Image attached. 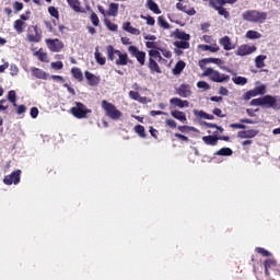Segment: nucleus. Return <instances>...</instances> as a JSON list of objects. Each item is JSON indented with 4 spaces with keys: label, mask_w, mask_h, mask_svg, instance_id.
<instances>
[{
    "label": "nucleus",
    "mask_w": 280,
    "mask_h": 280,
    "mask_svg": "<svg viewBox=\"0 0 280 280\" xmlns=\"http://www.w3.org/2000/svg\"><path fill=\"white\" fill-rule=\"evenodd\" d=\"M242 19L247 23L264 24L268 20V13L259 10H247L242 14Z\"/></svg>",
    "instance_id": "nucleus-1"
},
{
    "label": "nucleus",
    "mask_w": 280,
    "mask_h": 280,
    "mask_svg": "<svg viewBox=\"0 0 280 280\" xmlns=\"http://www.w3.org/2000/svg\"><path fill=\"white\" fill-rule=\"evenodd\" d=\"M202 78H209L211 82L222 83V82H229L231 80V77L229 74H222L220 71L214 70L213 68H206Z\"/></svg>",
    "instance_id": "nucleus-2"
},
{
    "label": "nucleus",
    "mask_w": 280,
    "mask_h": 280,
    "mask_svg": "<svg viewBox=\"0 0 280 280\" xmlns=\"http://www.w3.org/2000/svg\"><path fill=\"white\" fill-rule=\"evenodd\" d=\"M101 106L103 110H105V115L109 117V119H113L114 121H117L118 119H121V112L117 109V106L115 104L109 103L106 100H103L101 103Z\"/></svg>",
    "instance_id": "nucleus-3"
},
{
    "label": "nucleus",
    "mask_w": 280,
    "mask_h": 280,
    "mask_svg": "<svg viewBox=\"0 0 280 280\" xmlns=\"http://www.w3.org/2000/svg\"><path fill=\"white\" fill-rule=\"evenodd\" d=\"M70 113L77 119H86V117H89V115H91L93 110L88 108L86 105H84L83 103L75 102L74 107H71Z\"/></svg>",
    "instance_id": "nucleus-4"
},
{
    "label": "nucleus",
    "mask_w": 280,
    "mask_h": 280,
    "mask_svg": "<svg viewBox=\"0 0 280 280\" xmlns=\"http://www.w3.org/2000/svg\"><path fill=\"white\" fill-rule=\"evenodd\" d=\"M26 38L28 43H40L43 40V31L38 25H31L27 28Z\"/></svg>",
    "instance_id": "nucleus-5"
},
{
    "label": "nucleus",
    "mask_w": 280,
    "mask_h": 280,
    "mask_svg": "<svg viewBox=\"0 0 280 280\" xmlns=\"http://www.w3.org/2000/svg\"><path fill=\"white\" fill-rule=\"evenodd\" d=\"M202 141L206 145H218V141H231V137L229 136H219L218 132H214L212 136H203Z\"/></svg>",
    "instance_id": "nucleus-6"
},
{
    "label": "nucleus",
    "mask_w": 280,
    "mask_h": 280,
    "mask_svg": "<svg viewBox=\"0 0 280 280\" xmlns=\"http://www.w3.org/2000/svg\"><path fill=\"white\" fill-rule=\"evenodd\" d=\"M45 43L49 51H52V54H58L62 49H65V43H62V40H60L59 38H55V39L47 38Z\"/></svg>",
    "instance_id": "nucleus-7"
},
{
    "label": "nucleus",
    "mask_w": 280,
    "mask_h": 280,
    "mask_svg": "<svg viewBox=\"0 0 280 280\" xmlns=\"http://www.w3.org/2000/svg\"><path fill=\"white\" fill-rule=\"evenodd\" d=\"M128 51L132 58L137 59L140 67H143L145 65V51L139 50L137 46H129Z\"/></svg>",
    "instance_id": "nucleus-8"
},
{
    "label": "nucleus",
    "mask_w": 280,
    "mask_h": 280,
    "mask_svg": "<svg viewBox=\"0 0 280 280\" xmlns=\"http://www.w3.org/2000/svg\"><path fill=\"white\" fill-rule=\"evenodd\" d=\"M4 185H19L21 183V170L13 171L3 178Z\"/></svg>",
    "instance_id": "nucleus-9"
},
{
    "label": "nucleus",
    "mask_w": 280,
    "mask_h": 280,
    "mask_svg": "<svg viewBox=\"0 0 280 280\" xmlns=\"http://www.w3.org/2000/svg\"><path fill=\"white\" fill-rule=\"evenodd\" d=\"M255 51H257L256 46H248L244 44L236 49L235 55L244 57V56H250V54H255Z\"/></svg>",
    "instance_id": "nucleus-10"
},
{
    "label": "nucleus",
    "mask_w": 280,
    "mask_h": 280,
    "mask_svg": "<svg viewBox=\"0 0 280 280\" xmlns=\"http://www.w3.org/2000/svg\"><path fill=\"white\" fill-rule=\"evenodd\" d=\"M118 59H116L115 65L118 67H126L127 65H132V59L128 58L127 52H121V50H118Z\"/></svg>",
    "instance_id": "nucleus-11"
},
{
    "label": "nucleus",
    "mask_w": 280,
    "mask_h": 280,
    "mask_svg": "<svg viewBox=\"0 0 280 280\" xmlns=\"http://www.w3.org/2000/svg\"><path fill=\"white\" fill-rule=\"evenodd\" d=\"M176 94L179 95V97H191V85L190 84H180L176 89Z\"/></svg>",
    "instance_id": "nucleus-12"
},
{
    "label": "nucleus",
    "mask_w": 280,
    "mask_h": 280,
    "mask_svg": "<svg viewBox=\"0 0 280 280\" xmlns=\"http://www.w3.org/2000/svg\"><path fill=\"white\" fill-rule=\"evenodd\" d=\"M259 135V130L257 129H248V130H242L237 132L238 139H255Z\"/></svg>",
    "instance_id": "nucleus-13"
},
{
    "label": "nucleus",
    "mask_w": 280,
    "mask_h": 280,
    "mask_svg": "<svg viewBox=\"0 0 280 280\" xmlns=\"http://www.w3.org/2000/svg\"><path fill=\"white\" fill-rule=\"evenodd\" d=\"M240 122L230 124V128H235L237 130H246V125L244 124H257V121L249 118H242L240 119Z\"/></svg>",
    "instance_id": "nucleus-14"
},
{
    "label": "nucleus",
    "mask_w": 280,
    "mask_h": 280,
    "mask_svg": "<svg viewBox=\"0 0 280 280\" xmlns=\"http://www.w3.org/2000/svg\"><path fill=\"white\" fill-rule=\"evenodd\" d=\"M261 100L262 106H266V108H275V106H277V98L272 95H265Z\"/></svg>",
    "instance_id": "nucleus-15"
},
{
    "label": "nucleus",
    "mask_w": 280,
    "mask_h": 280,
    "mask_svg": "<svg viewBox=\"0 0 280 280\" xmlns=\"http://www.w3.org/2000/svg\"><path fill=\"white\" fill-rule=\"evenodd\" d=\"M84 75L90 86H97V84H100V77L91 73L90 71H85Z\"/></svg>",
    "instance_id": "nucleus-16"
},
{
    "label": "nucleus",
    "mask_w": 280,
    "mask_h": 280,
    "mask_svg": "<svg viewBox=\"0 0 280 280\" xmlns=\"http://www.w3.org/2000/svg\"><path fill=\"white\" fill-rule=\"evenodd\" d=\"M220 45L223 47L225 51H231V49H235V45L231 43L230 36H224L219 40Z\"/></svg>",
    "instance_id": "nucleus-17"
},
{
    "label": "nucleus",
    "mask_w": 280,
    "mask_h": 280,
    "mask_svg": "<svg viewBox=\"0 0 280 280\" xmlns=\"http://www.w3.org/2000/svg\"><path fill=\"white\" fill-rule=\"evenodd\" d=\"M170 104H172V106H176L177 108H189V101H183L178 97L171 98Z\"/></svg>",
    "instance_id": "nucleus-18"
},
{
    "label": "nucleus",
    "mask_w": 280,
    "mask_h": 280,
    "mask_svg": "<svg viewBox=\"0 0 280 280\" xmlns=\"http://www.w3.org/2000/svg\"><path fill=\"white\" fill-rule=\"evenodd\" d=\"M171 116L174 119H177V121H180L182 124H187V114H185V112L182 110H172L171 112Z\"/></svg>",
    "instance_id": "nucleus-19"
},
{
    "label": "nucleus",
    "mask_w": 280,
    "mask_h": 280,
    "mask_svg": "<svg viewBox=\"0 0 280 280\" xmlns=\"http://www.w3.org/2000/svg\"><path fill=\"white\" fill-rule=\"evenodd\" d=\"M264 266H265V275H266V277H270V268L277 267V260L272 259V258L266 259L264 261Z\"/></svg>",
    "instance_id": "nucleus-20"
},
{
    "label": "nucleus",
    "mask_w": 280,
    "mask_h": 280,
    "mask_svg": "<svg viewBox=\"0 0 280 280\" xmlns=\"http://www.w3.org/2000/svg\"><path fill=\"white\" fill-rule=\"evenodd\" d=\"M107 51V60H110V62L115 61V56H118L119 50L115 49V46L107 45L106 46Z\"/></svg>",
    "instance_id": "nucleus-21"
},
{
    "label": "nucleus",
    "mask_w": 280,
    "mask_h": 280,
    "mask_svg": "<svg viewBox=\"0 0 280 280\" xmlns=\"http://www.w3.org/2000/svg\"><path fill=\"white\" fill-rule=\"evenodd\" d=\"M148 68L150 69L151 73H162L161 67L155 59L149 58Z\"/></svg>",
    "instance_id": "nucleus-22"
},
{
    "label": "nucleus",
    "mask_w": 280,
    "mask_h": 280,
    "mask_svg": "<svg viewBox=\"0 0 280 280\" xmlns=\"http://www.w3.org/2000/svg\"><path fill=\"white\" fill-rule=\"evenodd\" d=\"M71 75L74 78V80H78V82L84 81V74L82 73V70L78 67L71 68Z\"/></svg>",
    "instance_id": "nucleus-23"
},
{
    "label": "nucleus",
    "mask_w": 280,
    "mask_h": 280,
    "mask_svg": "<svg viewBox=\"0 0 280 280\" xmlns=\"http://www.w3.org/2000/svg\"><path fill=\"white\" fill-rule=\"evenodd\" d=\"M122 30H125V32H128L129 34H132L133 36H139L141 34V31H139V28H135V26H132L130 22L124 23Z\"/></svg>",
    "instance_id": "nucleus-24"
},
{
    "label": "nucleus",
    "mask_w": 280,
    "mask_h": 280,
    "mask_svg": "<svg viewBox=\"0 0 280 280\" xmlns=\"http://www.w3.org/2000/svg\"><path fill=\"white\" fill-rule=\"evenodd\" d=\"M173 36L177 38L178 40H190L191 35L185 33L184 31H180V28H177L174 33Z\"/></svg>",
    "instance_id": "nucleus-25"
},
{
    "label": "nucleus",
    "mask_w": 280,
    "mask_h": 280,
    "mask_svg": "<svg viewBox=\"0 0 280 280\" xmlns=\"http://www.w3.org/2000/svg\"><path fill=\"white\" fill-rule=\"evenodd\" d=\"M34 77L37 78V80H47V72L39 68H32L31 69Z\"/></svg>",
    "instance_id": "nucleus-26"
},
{
    "label": "nucleus",
    "mask_w": 280,
    "mask_h": 280,
    "mask_svg": "<svg viewBox=\"0 0 280 280\" xmlns=\"http://www.w3.org/2000/svg\"><path fill=\"white\" fill-rule=\"evenodd\" d=\"M185 67H187V63H185V61L183 60L177 61V63L173 68V75H180Z\"/></svg>",
    "instance_id": "nucleus-27"
},
{
    "label": "nucleus",
    "mask_w": 280,
    "mask_h": 280,
    "mask_svg": "<svg viewBox=\"0 0 280 280\" xmlns=\"http://www.w3.org/2000/svg\"><path fill=\"white\" fill-rule=\"evenodd\" d=\"M198 48L201 49V51H211V54L220 51V46L218 45L209 46L207 44H201L198 46Z\"/></svg>",
    "instance_id": "nucleus-28"
},
{
    "label": "nucleus",
    "mask_w": 280,
    "mask_h": 280,
    "mask_svg": "<svg viewBox=\"0 0 280 280\" xmlns=\"http://www.w3.org/2000/svg\"><path fill=\"white\" fill-rule=\"evenodd\" d=\"M119 14V4L112 2L107 10V16H117Z\"/></svg>",
    "instance_id": "nucleus-29"
},
{
    "label": "nucleus",
    "mask_w": 280,
    "mask_h": 280,
    "mask_svg": "<svg viewBox=\"0 0 280 280\" xmlns=\"http://www.w3.org/2000/svg\"><path fill=\"white\" fill-rule=\"evenodd\" d=\"M94 58L97 65H101L102 67L106 65V57L102 56V52H100V47L95 48Z\"/></svg>",
    "instance_id": "nucleus-30"
},
{
    "label": "nucleus",
    "mask_w": 280,
    "mask_h": 280,
    "mask_svg": "<svg viewBox=\"0 0 280 280\" xmlns=\"http://www.w3.org/2000/svg\"><path fill=\"white\" fill-rule=\"evenodd\" d=\"M177 10H179L180 12H185L186 14H189V16H194V14H196V10L195 9H187V5H184L183 3L178 2L176 4Z\"/></svg>",
    "instance_id": "nucleus-31"
},
{
    "label": "nucleus",
    "mask_w": 280,
    "mask_h": 280,
    "mask_svg": "<svg viewBox=\"0 0 280 280\" xmlns=\"http://www.w3.org/2000/svg\"><path fill=\"white\" fill-rule=\"evenodd\" d=\"M215 156H232L233 150L231 148H221L214 153Z\"/></svg>",
    "instance_id": "nucleus-32"
},
{
    "label": "nucleus",
    "mask_w": 280,
    "mask_h": 280,
    "mask_svg": "<svg viewBox=\"0 0 280 280\" xmlns=\"http://www.w3.org/2000/svg\"><path fill=\"white\" fill-rule=\"evenodd\" d=\"M147 5L149 10H151V12H153L154 14H161V9L159 8V4L154 2V0H148Z\"/></svg>",
    "instance_id": "nucleus-33"
},
{
    "label": "nucleus",
    "mask_w": 280,
    "mask_h": 280,
    "mask_svg": "<svg viewBox=\"0 0 280 280\" xmlns=\"http://www.w3.org/2000/svg\"><path fill=\"white\" fill-rule=\"evenodd\" d=\"M34 56H36L40 62H49L47 52L43 51V49L35 51Z\"/></svg>",
    "instance_id": "nucleus-34"
},
{
    "label": "nucleus",
    "mask_w": 280,
    "mask_h": 280,
    "mask_svg": "<svg viewBox=\"0 0 280 280\" xmlns=\"http://www.w3.org/2000/svg\"><path fill=\"white\" fill-rule=\"evenodd\" d=\"M210 62H213L214 65H218L220 62V59L218 58H206V59H201L199 61V67L200 69H205V65H209Z\"/></svg>",
    "instance_id": "nucleus-35"
},
{
    "label": "nucleus",
    "mask_w": 280,
    "mask_h": 280,
    "mask_svg": "<svg viewBox=\"0 0 280 280\" xmlns=\"http://www.w3.org/2000/svg\"><path fill=\"white\" fill-rule=\"evenodd\" d=\"M245 36H246V38H248L249 40H257V39L261 38L260 33L257 32V31H253V30L247 31Z\"/></svg>",
    "instance_id": "nucleus-36"
},
{
    "label": "nucleus",
    "mask_w": 280,
    "mask_h": 280,
    "mask_svg": "<svg viewBox=\"0 0 280 280\" xmlns=\"http://www.w3.org/2000/svg\"><path fill=\"white\" fill-rule=\"evenodd\" d=\"M135 132L139 135L141 139H145V137H148V133H145V127H143V125H136Z\"/></svg>",
    "instance_id": "nucleus-37"
},
{
    "label": "nucleus",
    "mask_w": 280,
    "mask_h": 280,
    "mask_svg": "<svg viewBox=\"0 0 280 280\" xmlns=\"http://www.w3.org/2000/svg\"><path fill=\"white\" fill-rule=\"evenodd\" d=\"M174 47L177 49H189L190 45L188 40L174 42Z\"/></svg>",
    "instance_id": "nucleus-38"
},
{
    "label": "nucleus",
    "mask_w": 280,
    "mask_h": 280,
    "mask_svg": "<svg viewBox=\"0 0 280 280\" xmlns=\"http://www.w3.org/2000/svg\"><path fill=\"white\" fill-rule=\"evenodd\" d=\"M232 82L238 86H244V84H248V79L246 77H235L232 79Z\"/></svg>",
    "instance_id": "nucleus-39"
},
{
    "label": "nucleus",
    "mask_w": 280,
    "mask_h": 280,
    "mask_svg": "<svg viewBox=\"0 0 280 280\" xmlns=\"http://www.w3.org/2000/svg\"><path fill=\"white\" fill-rule=\"evenodd\" d=\"M67 1H68V4L70 5V8H72V10H74V12H82L80 2L78 0H67Z\"/></svg>",
    "instance_id": "nucleus-40"
},
{
    "label": "nucleus",
    "mask_w": 280,
    "mask_h": 280,
    "mask_svg": "<svg viewBox=\"0 0 280 280\" xmlns=\"http://www.w3.org/2000/svg\"><path fill=\"white\" fill-rule=\"evenodd\" d=\"M265 60H266V56L264 55H259L256 57L255 62H256L257 69H264V67H266V65L264 63Z\"/></svg>",
    "instance_id": "nucleus-41"
},
{
    "label": "nucleus",
    "mask_w": 280,
    "mask_h": 280,
    "mask_svg": "<svg viewBox=\"0 0 280 280\" xmlns=\"http://www.w3.org/2000/svg\"><path fill=\"white\" fill-rule=\"evenodd\" d=\"M158 25H160V27H163V30H170L172 27L170 23L165 21V18H163V15H160L158 18Z\"/></svg>",
    "instance_id": "nucleus-42"
},
{
    "label": "nucleus",
    "mask_w": 280,
    "mask_h": 280,
    "mask_svg": "<svg viewBox=\"0 0 280 280\" xmlns=\"http://www.w3.org/2000/svg\"><path fill=\"white\" fill-rule=\"evenodd\" d=\"M24 26H25V22H23V20H16L14 22V30L18 32V34H23Z\"/></svg>",
    "instance_id": "nucleus-43"
},
{
    "label": "nucleus",
    "mask_w": 280,
    "mask_h": 280,
    "mask_svg": "<svg viewBox=\"0 0 280 280\" xmlns=\"http://www.w3.org/2000/svg\"><path fill=\"white\" fill-rule=\"evenodd\" d=\"M104 23H105L106 27H107L110 32H117V30H118L117 24L110 22V20H108V19H105V20H104Z\"/></svg>",
    "instance_id": "nucleus-44"
},
{
    "label": "nucleus",
    "mask_w": 280,
    "mask_h": 280,
    "mask_svg": "<svg viewBox=\"0 0 280 280\" xmlns=\"http://www.w3.org/2000/svg\"><path fill=\"white\" fill-rule=\"evenodd\" d=\"M8 100L11 102L13 106H16V91L14 90L9 91Z\"/></svg>",
    "instance_id": "nucleus-45"
},
{
    "label": "nucleus",
    "mask_w": 280,
    "mask_h": 280,
    "mask_svg": "<svg viewBox=\"0 0 280 280\" xmlns=\"http://www.w3.org/2000/svg\"><path fill=\"white\" fill-rule=\"evenodd\" d=\"M48 13L50 14V16H54V19H57V21L60 19V12H58V9H56V7H49Z\"/></svg>",
    "instance_id": "nucleus-46"
},
{
    "label": "nucleus",
    "mask_w": 280,
    "mask_h": 280,
    "mask_svg": "<svg viewBox=\"0 0 280 280\" xmlns=\"http://www.w3.org/2000/svg\"><path fill=\"white\" fill-rule=\"evenodd\" d=\"M90 20H91L92 25H94V27L100 26V18L97 16V13L92 12L91 16H90Z\"/></svg>",
    "instance_id": "nucleus-47"
},
{
    "label": "nucleus",
    "mask_w": 280,
    "mask_h": 280,
    "mask_svg": "<svg viewBox=\"0 0 280 280\" xmlns=\"http://www.w3.org/2000/svg\"><path fill=\"white\" fill-rule=\"evenodd\" d=\"M254 93L257 95H266V85L261 84L254 89Z\"/></svg>",
    "instance_id": "nucleus-48"
},
{
    "label": "nucleus",
    "mask_w": 280,
    "mask_h": 280,
    "mask_svg": "<svg viewBox=\"0 0 280 280\" xmlns=\"http://www.w3.org/2000/svg\"><path fill=\"white\" fill-rule=\"evenodd\" d=\"M256 253H258V255H261L262 257H270V252H268V249L264 248V247H256Z\"/></svg>",
    "instance_id": "nucleus-49"
},
{
    "label": "nucleus",
    "mask_w": 280,
    "mask_h": 280,
    "mask_svg": "<svg viewBox=\"0 0 280 280\" xmlns=\"http://www.w3.org/2000/svg\"><path fill=\"white\" fill-rule=\"evenodd\" d=\"M51 69H55V71H60L61 69H63L65 63H62V61H55L50 63Z\"/></svg>",
    "instance_id": "nucleus-50"
},
{
    "label": "nucleus",
    "mask_w": 280,
    "mask_h": 280,
    "mask_svg": "<svg viewBox=\"0 0 280 280\" xmlns=\"http://www.w3.org/2000/svg\"><path fill=\"white\" fill-rule=\"evenodd\" d=\"M252 97H257V94L255 93V90H249L247 91L243 98L245 100V102H248V100H252Z\"/></svg>",
    "instance_id": "nucleus-51"
},
{
    "label": "nucleus",
    "mask_w": 280,
    "mask_h": 280,
    "mask_svg": "<svg viewBox=\"0 0 280 280\" xmlns=\"http://www.w3.org/2000/svg\"><path fill=\"white\" fill-rule=\"evenodd\" d=\"M165 126H167L168 128H172V130H174L178 124L176 122V120L172 119V118H167L165 120Z\"/></svg>",
    "instance_id": "nucleus-52"
},
{
    "label": "nucleus",
    "mask_w": 280,
    "mask_h": 280,
    "mask_svg": "<svg viewBox=\"0 0 280 280\" xmlns=\"http://www.w3.org/2000/svg\"><path fill=\"white\" fill-rule=\"evenodd\" d=\"M197 88L203 89V91H209L211 89V85H209V83H207L206 81H199L197 82Z\"/></svg>",
    "instance_id": "nucleus-53"
},
{
    "label": "nucleus",
    "mask_w": 280,
    "mask_h": 280,
    "mask_svg": "<svg viewBox=\"0 0 280 280\" xmlns=\"http://www.w3.org/2000/svg\"><path fill=\"white\" fill-rule=\"evenodd\" d=\"M129 97H130V100H135L136 102H139L141 95L139 94V92L130 91Z\"/></svg>",
    "instance_id": "nucleus-54"
},
{
    "label": "nucleus",
    "mask_w": 280,
    "mask_h": 280,
    "mask_svg": "<svg viewBox=\"0 0 280 280\" xmlns=\"http://www.w3.org/2000/svg\"><path fill=\"white\" fill-rule=\"evenodd\" d=\"M23 8H24L23 2H19V1L13 2V10L15 12H21Z\"/></svg>",
    "instance_id": "nucleus-55"
},
{
    "label": "nucleus",
    "mask_w": 280,
    "mask_h": 280,
    "mask_svg": "<svg viewBox=\"0 0 280 280\" xmlns=\"http://www.w3.org/2000/svg\"><path fill=\"white\" fill-rule=\"evenodd\" d=\"M159 51H161L162 56H164V58H172V51L165 49V48H158Z\"/></svg>",
    "instance_id": "nucleus-56"
},
{
    "label": "nucleus",
    "mask_w": 280,
    "mask_h": 280,
    "mask_svg": "<svg viewBox=\"0 0 280 280\" xmlns=\"http://www.w3.org/2000/svg\"><path fill=\"white\" fill-rule=\"evenodd\" d=\"M161 52V50L154 48L149 50V58H152L153 60L156 58V56H159V54Z\"/></svg>",
    "instance_id": "nucleus-57"
},
{
    "label": "nucleus",
    "mask_w": 280,
    "mask_h": 280,
    "mask_svg": "<svg viewBox=\"0 0 280 280\" xmlns=\"http://www.w3.org/2000/svg\"><path fill=\"white\" fill-rule=\"evenodd\" d=\"M141 19H144L147 21V25H154V23H156V21L154 20V18H152L151 15L148 16H141Z\"/></svg>",
    "instance_id": "nucleus-58"
},
{
    "label": "nucleus",
    "mask_w": 280,
    "mask_h": 280,
    "mask_svg": "<svg viewBox=\"0 0 280 280\" xmlns=\"http://www.w3.org/2000/svg\"><path fill=\"white\" fill-rule=\"evenodd\" d=\"M30 16H32V11L27 10L24 14L20 15L21 21H30Z\"/></svg>",
    "instance_id": "nucleus-59"
},
{
    "label": "nucleus",
    "mask_w": 280,
    "mask_h": 280,
    "mask_svg": "<svg viewBox=\"0 0 280 280\" xmlns=\"http://www.w3.org/2000/svg\"><path fill=\"white\" fill-rule=\"evenodd\" d=\"M250 106H262L261 97L252 100L250 101Z\"/></svg>",
    "instance_id": "nucleus-60"
},
{
    "label": "nucleus",
    "mask_w": 280,
    "mask_h": 280,
    "mask_svg": "<svg viewBox=\"0 0 280 280\" xmlns=\"http://www.w3.org/2000/svg\"><path fill=\"white\" fill-rule=\"evenodd\" d=\"M212 113H213V115H215L217 117H221V118L226 117V114H222V109H220V108H214V109L212 110Z\"/></svg>",
    "instance_id": "nucleus-61"
},
{
    "label": "nucleus",
    "mask_w": 280,
    "mask_h": 280,
    "mask_svg": "<svg viewBox=\"0 0 280 280\" xmlns=\"http://www.w3.org/2000/svg\"><path fill=\"white\" fill-rule=\"evenodd\" d=\"M15 107H18L16 109V114L18 115H23V113H25V110H27V107H25V105H16Z\"/></svg>",
    "instance_id": "nucleus-62"
},
{
    "label": "nucleus",
    "mask_w": 280,
    "mask_h": 280,
    "mask_svg": "<svg viewBox=\"0 0 280 280\" xmlns=\"http://www.w3.org/2000/svg\"><path fill=\"white\" fill-rule=\"evenodd\" d=\"M174 137H176L177 139H179V141H189V138L187 136H184L182 133H175Z\"/></svg>",
    "instance_id": "nucleus-63"
},
{
    "label": "nucleus",
    "mask_w": 280,
    "mask_h": 280,
    "mask_svg": "<svg viewBox=\"0 0 280 280\" xmlns=\"http://www.w3.org/2000/svg\"><path fill=\"white\" fill-rule=\"evenodd\" d=\"M31 117L33 119H36V117H38V108L37 107H32L31 108Z\"/></svg>",
    "instance_id": "nucleus-64"
}]
</instances>
